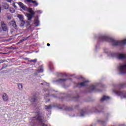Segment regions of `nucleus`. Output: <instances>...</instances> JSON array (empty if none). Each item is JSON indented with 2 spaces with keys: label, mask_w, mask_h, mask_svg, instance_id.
<instances>
[{
  "label": "nucleus",
  "mask_w": 126,
  "mask_h": 126,
  "mask_svg": "<svg viewBox=\"0 0 126 126\" xmlns=\"http://www.w3.org/2000/svg\"><path fill=\"white\" fill-rule=\"evenodd\" d=\"M18 87L20 90H22V89H23V86H22V84H19L18 85Z\"/></svg>",
  "instance_id": "f3484780"
},
{
  "label": "nucleus",
  "mask_w": 126,
  "mask_h": 126,
  "mask_svg": "<svg viewBox=\"0 0 126 126\" xmlns=\"http://www.w3.org/2000/svg\"><path fill=\"white\" fill-rule=\"evenodd\" d=\"M17 17L20 19V21L24 20V17L23 15L19 14L17 15Z\"/></svg>",
  "instance_id": "9b49d317"
},
{
  "label": "nucleus",
  "mask_w": 126,
  "mask_h": 126,
  "mask_svg": "<svg viewBox=\"0 0 126 126\" xmlns=\"http://www.w3.org/2000/svg\"><path fill=\"white\" fill-rule=\"evenodd\" d=\"M30 63H36L37 62V59H34V60H31L30 61Z\"/></svg>",
  "instance_id": "aec40b11"
},
{
  "label": "nucleus",
  "mask_w": 126,
  "mask_h": 126,
  "mask_svg": "<svg viewBox=\"0 0 126 126\" xmlns=\"http://www.w3.org/2000/svg\"><path fill=\"white\" fill-rule=\"evenodd\" d=\"M25 24V21L24 20H23V21H21V24H20L21 27H23Z\"/></svg>",
  "instance_id": "2eb2a0df"
},
{
  "label": "nucleus",
  "mask_w": 126,
  "mask_h": 126,
  "mask_svg": "<svg viewBox=\"0 0 126 126\" xmlns=\"http://www.w3.org/2000/svg\"><path fill=\"white\" fill-rule=\"evenodd\" d=\"M41 85H44V83H41Z\"/></svg>",
  "instance_id": "2f4dec72"
},
{
  "label": "nucleus",
  "mask_w": 126,
  "mask_h": 126,
  "mask_svg": "<svg viewBox=\"0 0 126 126\" xmlns=\"http://www.w3.org/2000/svg\"><path fill=\"white\" fill-rule=\"evenodd\" d=\"M37 12H40V11H37Z\"/></svg>",
  "instance_id": "72a5a7b5"
},
{
  "label": "nucleus",
  "mask_w": 126,
  "mask_h": 126,
  "mask_svg": "<svg viewBox=\"0 0 126 126\" xmlns=\"http://www.w3.org/2000/svg\"><path fill=\"white\" fill-rule=\"evenodd\" d=\"M19 5H20L21 8H22V9H24V10H28L29 12H30V14H27V17L28 18V20L30 22H27V26L30 25L31 22H32V18H33V16L35 15V12L33 11V9L32 8H27V7H26V5H24L23 3L22 2H18Z\"/></svg>",
  "instance_id": "f257e3e1"
},
{
  "label": "nucleus",
  "mask_w": 126,
  "mask_h": 126,
  "mask_svg": "<svg viewBox=\"0 0 126 126\" xmlns=\"http://www.w3.org/2000/svg\"><path fill=\"white\" fill-rule=\"evenodd\" d=\"M90 89H91L92 91H93V90H94V89H95V86H91L90 87Z\"/></svg>",
  "instance_id": "4be33fe9"
},
{
  "label": "nucleus",
  "mask_w": 126,
  "mask_h": 126,
  "mask_svg": "<svg viewBox=\"0 0 126 126\" xmlns=\"http://www.w3.org/2000/svg\"><path fill=\"white\" fill-rule=\"evenodd\" d=\"M14 7L15 8L17 7V6H16V5H15V4H14Z\"/></svg>",
  "instance_id": "c85d7f7f"
},
{
  "label": "nucleus",
  "mask_w": 126,
  "mask_h": 126,
  "mask_svg": "<svg viewBox=\"0 0 126 126\" xmlns=\"http://www.w3.org/2000/svg\"><path fill=\"white\" fill-rule=\"evenodd\" d=\"M8 9V7H7V8H5V9Z\"/></svg>",
  "instance_id": "7c9ffc66"
},
{
  "label": "nucleus",
  "mask_w": 126,
  "mask_h": 126,
  "mask_svg": "<svg viewBox=\"0 0 126 126\" xmlns=\"http://www.w3.org/2000/svg\"><path fill=\"white\" fill-rule=\"evenodd\" d=\"M32 6V4H29V6Z\"/></svg>",
  "instance_id": "c756f323"
},
{
  "label": "nucleus",
  "mask_w": 126,
  "mask_h": 126,
  "mask_svg": "<svg viewBox=\"0 0 126 126\" xmlns=\"http://www.w3.org/2000/svg\"><path fill=\"white\" fill-rule=\"evenodd\" d=\"M47 46H48V47H50L51 45L50 44V43H47Z\"/></svg>",
  "instance_id": "bb28decb"
},
{
  "label": "nucleus",
  "mask_w": 126,
  "mask_h": 126,
  "mask_svg": "<svg viewBox=\"0 0 126 126\" xmlns=\"http://www.w3.org/2000/svg\"><path fill=\"white\" fill-rule=\"evenodd\" d=\"M33 118L36 119L37 121L39 122V123H43V122H44L43 117L40 116L39 115L36 116V117H33Z\"/></svg>",
  "instance_id": "0eeeda50"
},
{
  "label": "nucleus",
  "mask_w": 126,
  "mask_h": 126,
  "mask_svg": "<svg viewBox=\"0 0 126 126\" xmlns=\"http://www.w3.org/2000/svg\"><path fill=\"white\" fill-rule=\"evenodd\" d=\"M26 1H27V2H28L29 3H32L33 6H38V4H39L38 2H37V1L36 0H26Z\"/></svg>",
  "instance_id": "20e7f679"
},
{
  "label": "nucleus",
  "mask_w": 126,
  "mask_h": 126,
  "mask_svg": "<svg viewBox=\"0 0 126 126\" xmlns=\"http://www.w3.org/2000/svg\"><path fill=\"white\" fill-rule=\"evenodd\" d=\"M100 39L101 40H103V41H109V40H111V38H110L108 36L102 35L100 37Z\"/></svg>",
  "instance_id": "6e6552de"
},
{
  "label": "nucleus",
  "mask_w": 126,
  "mask_h": 126,
  "mask_svg": "<svg viewBox=\"0 0 126 126\" xmlns=\"http://www.w3.org/2000/svg\"><path fill=\"white\" fill-rule=\"evenodd\" d=\"M42 126H47V125L45 124H42Z\"/></svg>",
  "instance_id": "a878e982"
},
{
  "label": "nucleus",
  "mask_w": 126,
  "mask_h": 126,
  "mask_svg": "<svg viewBox=\"0 0 126 126\" xmlns=\"http://www.w3.org/2000/svg\"><path fill=\"white\" fill-rule=\"evenodd\" d=\"M87 82H89V81H86L83 83H79L77 85V86H78L79 85H80V86H86V83H87Z\"/></svg>",
  "instance_id": "f8f14e48"
},
{
  "label": "nucleus",
  "mask_w": 126,
  "mask_h": 126,
  "mask_svg": "<svg viewBox=\"0 0 126 126\" xmlns=\"http://www.w3.org/2000/svg\"><path fill=\"white\" fill-rule=\"evenodd\" d=\"M2 98L3 101H4V102H7V101H8V95H7V94L5 93H3L2 94Z\"/></svg>",
  "instance_id": "39448f33"
},
{
  "label": "nucleus",
  "mask_w": 126,
  "mask_h": 126,
  "mask_svg": "<svg viewBox=\"0 0 126 126\" xmlns=\"http://www.w3.org/2000/svg\"><path fill=\"white\" fill-rule=\"evenodd\" d=\"M30 36L28 37H26L25 38H24L21 40H20V43H21L22 42H24V41H26V40H27L28 39V38H29Z\"/></svg>",
  "instance_id": "a211bd4d"
},
{
  "label": "nucleus",
  "mask_w": 126,
  "mask_h": 126,
  "mask_svg": "<svg viewBox=\"0 0 126 126\" xmlns=\"http://www.w3.org/2000/svg\"><path fill=\"white\" fill-rule=\"evenodd\" d=\"M31 102H37L38 101V97L34 96L31 99Z\"/></svg>",
  "instance_id": "ddd939ff"
},
{
  "label": "nucleus",
  "mask_w": 126,
  "mask_h": 126,
  "mask_svg": "<svg viewBox=\"0 0 126 126\" xmlns=\"http://www.w3.org/2000/svg\"><path fill=\"white\" fill-rule=\"evenodd\" d=\"M117 95L118 96H121V98H126V92H117Z\"/></svg>",
  "instance_id": "7ed1b4c3"
},
{
  "label": "nucleus",
  "mask_w": 126,
  "mask_h": 126,
  "mask_svg": "<svg viewBox=\"0 0 126 126\" xmlns=\"http://www.w3.org/2000/svg\"><path fill=\"white\" fill-rule=\"evenodd\" d=\"M111 41L114 43V45H126V39H125L122 41H118L114 40V39H111Z\"/></svg>",
  "instance_id": "f03ea898"
},
{
  "label": "nucleus",
  "mask_w": 126,
  "mask_h": 126,
  "mask_svg": "<svg viewBox=\"0 0 126 126\" xmlns=\"http://www.w3.org/2000/svg\"><path fill=\"white\" fill-rule=\"evenodd\" d=\"M7 1H10V0H7Z\"/></svg>",
  "instance_id": "473e14b6"
},
{
  "label": "nucleus",
  "mask_w": 126,
  "mask_h": 126,
  "mask_svg": "<svg viewBox=\"0 0 126 126\" xmlns=\"http://www.w3.org/2000/svg\"><path fill=\"white\" fill-rule=\"evenodd\" d=\"M1 26L3 31H7V26L3 22H1Z\"/></svg>",
  "instance_id": "423d86ee"
},
{
  "label": "nucleus",
  "mask_w": 126,
  "mask_h": 126,
  "mask_svg": "<svg viewBox=\"0 0 126 126\" xmlns=\"http://www.w3.org/2000/svg\"><path fill=\"white\" fill-rule=\"evenodd\" d=\"M84 115H85V112L82 111L81 113V117H83V116H84Z\"/></svg>",
  "instance_id": "5701e85b"
},
{
  "label": "nucleus",
  "mask_w": 126,
  "mask_h": 126,
  "mask_svg": "<svg viewBox=\"0 0 126 126\" xmlns=\"http://www.w3.org/2000/svg\"><path fill=\"white\" fill-rule=\"evenodd\" d=\"M9 25H11V26H13L14 28H16V22L14 21H12L9 23Z\"/></svg>",
  "instance_id": "1a4fd4ad"
},
{
  "label": "nucleus",
  "mask_w": 126,
  "mask_h": 126,
  "mask_svg": "<svg viewBox=\"0 0 126 126\" xmlns=\"http://www.w3.org/2000/svg\"><path fill=\"white\" fill-rule=\"evenodd\" d=\"M34 24H37L36 26H39L40 25V21L38 19H35L34 21Z\"/></svg>",
  "instance_id": "4468645a"
},
{
  "label": "nucleus",
  "mask_w": 126,
  "mask_h": 126,
  "mask_svg": "<svg viewBox=\"0 0 126 126\" xmlns=\"http://www.w3.org/2000/svg\"><path fill=\"white\" fill-rule=\"evenodd\" d=\"M10 12H11V13H14V12H15V10H14V9H10Z\"/></svg>",
  "instance_id": "412c9836"
},
{
  "label": "nucleus",
  "mask_w": 126,
  "mask_h": 126,
  "mask_svg": "<svg viewBox=\"0 0 126 126\" xmlns=\"http://www.w3.org/2000/svg\"><path fill=\"white\" fill-rule=\"evenodd\" d=\"M43 71H44V70L43 69V66H39V68L38 69V72H43Z\"/></svg>",
  "instance_id": "dca6fc26"
},
{
  "label": "nucleus",
  "mask_w": 126,
  "mask_h": 126,
  "mask_svg": "<svg viewBox=\"0 0 126 126\" xmlns=\"http://www.w3.org/2000/svg\"><path fill=\"white\" fill-rule=\"evenodd\" d=\"M65 79H60V82H63L64 81H65Z\"/></svg>",
  "instance_id": "393cba45"
},
{
  "label": "nucleus",
  "mask_w": 126,
  "mask_h": 126,
  "mask_svg": "<svg viewBox=\"0 0 126 126\" xmlns=\"http://www.w3.org/2000/svg\"><path fill=\"white\" fill-rule=\"evenodd\" d=\"M1 12V7L0 6V13Z\"/></svg>",
  "instance_id": "cd10ccee"
},
{
  "label": "nucleus",
  "mask_w": 126,
  "mask_h": 126,
  "mask_svg": "<svg viewBox=\"0 0 126 126\" xmlns=\"http://www.w3.org/2000/svg\"><path fill=\"white\" fill-rule=\"evenodd\" d=\"M110 97L104 95L100 99L101 102H104L105 100H109Z\"/></svg>",
  "instance_id": "9d476101"
},
{
  "label": "nucleus",
  "mask_w": 126,
  "mask_h": 126,
  "mask_svg": "<svg viewBox=\"0 0 126 126\" xmlns=\"http://www.w3.org/2000/svg\"><path fill=\"white\" fill-rule=\"evenodd\" d=\"M4 62H5V60H0V63H4Z\"/></svg>",
  "instance_id": "b1692460"
},
{
  "label": "nucleus",
  "mask_w": 126,
  "mask_h": 126,
  "mask_svg": "<svg viewBox=\"0 0 126 126\" xmlns=\"http://www.w3.org/2000/svg\"><path fill=\"white\" fill-rule=\"evenodd\" d=\"M45 108L47 110H50V109L52 108V106L51 105H48V106L45 105Z\"/></svg>",
  "instance_id": "6ab92c4d"
}]
</instances>
